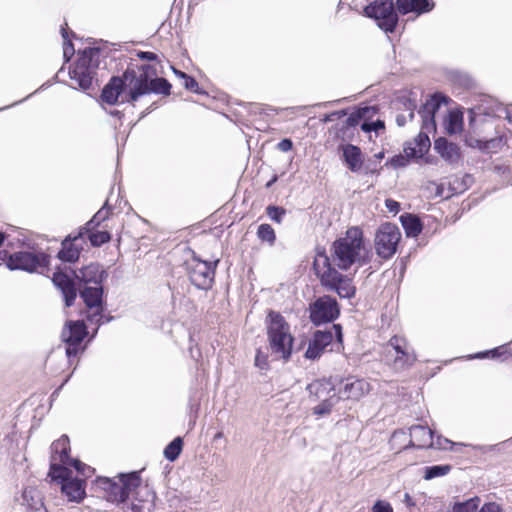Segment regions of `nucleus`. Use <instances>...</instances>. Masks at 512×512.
<instances>
[{"instance_id": "1", "label": "nucleus", "mask_w": 512, "mask_h": 512, "mask_svg": "<svg viewBox=\"0 0 512 512\" xmlns=\"http://www.w3.org/2000/svg\"><path fill=\"white\" fill-rule=\"evenodd\" d=\"M95 484L103 491V497L107 501L116 504L125 503L136 489V499L140 502L153 503L156 498L155 492L148 485H141L139 472L119 474L115 478L99 477Z\"/></svg>"}, {"instance_id": "2", "label": "nucleus", "mask_w": 512, "mask_h": 512, "mask_svg": "<svg viewBox=\"0 0 512 512\" xmlns=\"http://www.w3.org/2000/svg\"><path fill=\"white\" fill-rule=\"evenodd\" d=\"M120 78L127 103H134L141 96L152 92L162 95L170 94L171 84L165 78L156 77V70L151 65L127 69Z\"/></svg>"}, {"instance_id": "3", "label": "nucleus", "mask_w": 512, "mask_h": 512, "mask_svg": "<svg viewBox=\"0 0 512 512\" xmlns=\"http://www.w3.org/2000/svg\"><path fill=\"white\" fill-rule=\"evenodd\" d=\"M328 259L331 266L348 270L353 264L364 265L370 260L365 247L363 231L359 227H350L346 233L334 241Z\"/></svg>"}, {"instance_id": "4", "label": "nucleus", "mask_w": 512, "mask_h": 512, "mask_svg": "<svg viewBox=\"0 0 512 512\" xmlns=\"http://www.w3.org/2000/svg\"><path fill=\"white\" fill-rule=\"evenodd\" d=\"M315 269L320 276L322 286L327 290L336 292L341 298H352L355 296L356 287L353 285L352 277L340 273L326 254H319L315 260Z\"/></svg>"}, {"instance_id": "5", "label": "nucleus", "mask_w": 512, "mask_h": 512, "mask_svg": "<svg viewBox=\"0 0 512 512\" xmlns=\"http://www.w3.org/2000/svg\"><path fill=\"white\" fill-rule=\"evenodd\" d=\"M267 335L270 349L278 358L288 360L292 353L293 336L284 317L270 311L267 317Z\"/></svg>"}, {"instance_id": "6", "label": "nucleus", "mask_w": 512, "mask_h": 512, "mask_svg": "<svg viewBox=\"0 0 512 512\" xmlns=\"http://www.w3.org/2000/svg\"><path fill=\"white\" fill-rule=\"evenodd\" d=\"M69 450L70 442L66 435H62L58 440L52 443L48 475H59L58 473H64L66 468L73 467L79 475L90 477L94 469L78 459L71 458L68 455Z\"/></svg>"}, {"instance_id": "7", "label": "nucleus", "mask_w": 512, "mask_h": 512, "mask_svg": "<svg viewBox=\"0 0 512 512\" xmlns=\"http://www.w3.org/2000/svg\"><path fill=\"white\" fill-rule=\"evenodd\" d=\"M99 54L98 48H85L83 51H79L78 59L69 71L70 78L76 81L82 90L92 87L99 65Z\"/></svg>"}, {"instance_id": "8", "label": "nucleus", "mask_w": 512, "mask_h": 512, "mask_svg": "<svg viewBox=\"0 0 512 512\" xmlns=\"http://www.w3.org/2000/svg\"><path fill=\"white\" fill-rule=\"evenodd\" d=\"M445 101L444 96L440 93H435L426 100L418 111L422 121L421 132L414 141L418 152L425 153L429 149L431 142L428 134L436 131L435 114L439 110L441 103Z\"/></svg>"}, {"instance_id": "9", "label": "nucleus", "mask_w": 512, "mask_h": 512, "mask_svg": "<svg viewBox=\"0 0 512 512\" xmlns=\"http://www.w3.org/2000/svg\"><path fill=\"white\" fill-rule=\"evenodd\" d=\"M307 390L313 400L320 402L313 408V414L317 416L330 414L340 400L333 384L326 379L313 381L307 386Z\"/></svg>"}, {"instance_id": "10", "label": "nucleus", "mask_w": 512, "mask_h": 512, "mask_svg": "<svg viewBox=\"0 0 512 512\" xmlns=\"http://www.w3.org/2000/svg\"><path fill=\"white\" fill-rule=\"evenodd\" d=\"M401 232L397 225L386 222L381 224L375 232V253L382 260L391 259L397 252Z\"/></svg>"}, {"instance_id": "11", "label": "nucleus", "mask_w": 512, "mask_h": 512, "mask_svg": "<svg viewBox=\"0 0 512 512\" xmlns=\"http://www.w3.org/2000/svg\"><path fill=\"white\" fill-rule=\"evenodd\" d=\"M50 256L44 252L19 251L11 254L6 262L9 270H23L29 273L49 265Z\"/></svg>"}, {"instance_id": "12", "label": "nucleus", "mask_w": 512, "mask_h": 512, "mask_svg": "<svg viewBox=\"0 0 512 512\" xmlns=\"http://www.w3.org/2000/svg\"><path fill=\"white\" fill-rule=\"evenodd\" d=\"M366 16L374 18L385 32L392 33L398 23L393 0H376L364 9Z\"/></svg>"}, {"instance_id": "13", "label": "nucleus", "mask_w": 512, "mask_h": 512, "mask_svg": "<svg viewBox=\"0 0 512 512\" xmlns=\"http://www.w3.org/2000/svg\"><path fill=\"white\" fill-rule=\"evenodd\" d=\"M310 320L314 325L333 322L340 314L337 300L329 295L317 298L309 307Z\"/></svg>"}, {"instance_id": "14", "label": "nucleus", "mask_w": 512, "mask_h": 512, "mask_svg": "<svg viewBox=\"0 0 512 512\" xmlns=\"http://www.w3.org/2000/svg\"><path fill=\"white\" fill-rule=\"evenodd\" d=\"M342 336V328L339 324H334L330 330H317L308 343L305 357L310 360L318 359L334 338L338 343H342Z\"/></svg>"}, {"instance_id": "15", "label": "nucleus", "mask_w": 512, "mask_h": 512, "mask_svg": "<svg viewBox=\"0 0 512 512\" xmlns=\"http://www.w3.org/2000/svg\"><path fill=\"white\" fill-rule=\"evenodd\" d=\"M80 296L83 299L88 311L86 314V320L90 324H96L100 326L103 319V286H85L80 292Z\"/></svg>"}, {"instance_id": "16", "label": "nucleus", "mask_w": 512, "mask_h": 512, "mask_svg": "<svg viewBox=\"0 0 512 512\" xmlns=\"http://www.w3.org/2000/svg\"><path fill=\"white\" fill-rule=\"evenodd\" d=\"M217 262L211 263L196 257L188 261L187 270L191 283L199 289L210 288L214 280Z\"/></svg>"}, {"instance_id": "17", "label": "nucleus", "mask_w": 512, "mask_h": 512, "mask_svg": "<svg viewBox=\"0 0 512 512\" xmlns=\"http://www.w3.org/2000/svg\"><path fill=\"white\" fill-rule=\"evenodd\" d=\"M60 475H49L52 481L57 482L62 493L67 497L69 501L80 502L86 495L85 482L73 476V472L70 468H66L64 473Z\"/></svg>"}, {"instance_id": "18", "label": "nucleus", "mask_w": 512, "mask_h": 512, "mask_svg": "<svg viewBox=\"0 0 512 512\" xmlns=\"http://www.w3.org/2000/svg\"><path fill=\"white\" fill-rule=\"evenodd\" d=\"M87 335L84 321H68L62 332V341L66 344V355L70 359L81 351L80 345Z\"/></svg>"}, {"instance_id": "19", "label": "nucleus", "mask_w": 512, "mask_h": 512, "mask_svg": "<svg viewBox=\"0 0 512 512\" xmlns=\"http://www.w3.org/2000/svg\"><path fill=\"white\" fill-rule=\"evenodd\" d=\"M75 277L77 280L84 283L85 286H97L102 285L107 274L99 264L91 263L80 269L78 272H75Z\"/></svg>"}, {"instance_id": "20", "label": "nucleus", "mask_w": 512, "mask_h": 512, "mask_svg": "<svg viewBox=\"0 0 512 512\" xmlns=\"http://www.w3.org/2000/svg\"><path fill=\"white\" fill-rule=\"evenodd\" d=\"M125 90L120 76H114L104 86L101 98L105 103L114 105L118 102L127 103L125 97Z\"/></svg>"}, {"instance_id": "21", "label": "nucleus", "mask_w": 512, "mask_h": 512, "mask_svg": "<svg viewBox=\"0 0 512 512\" xmlns=\"http://www.w3.org/2000/svg\"><path fill=\"white\" fill-rule=\"evenodd\" d=\"M370 389V383L365 379L349 377L343 383L341 393L347 399L359 400L369 393Z\"/></svg>"}, {"instance_id": "22", "label": "nucleus", "mask_w": 512, "mask_h": 512, "mask_svg": "<svg viewBox=\"0 0 512 512\" xmlns=\"http://www.w3.org/2000/svg\"><path fill=\"white\" fill-rule=\"evenodd\" d=\"M83 242V232L80 231L76 236H68L62 242V249L58 252V258L65 262H75L79 258L81 244Z\"/></svg>"}, {"instance_id": "23", "label": "nucleus", "mask_w": 512, "mask_h": 512, "mask_svg": "<svg viewBox=\"0 0 512 512\" xmlns=\"http://www.w3.org/2000/svg\"><path fill=\"white\" fill-rule=\"evenodd\" d=\"M52 281L54 285L61 290L66 306H72L77 296L76 288L72 279L67 274L57 271L53 274Z\"/></svg>"}, {"instance_id": "24", "label": "nucleus", "mask_w": 512, "mask_h": 512, "mask_svg": "<svg viewBox=\"0 0 512 512\" xmlns=\"http://www.w3.org/2000/svg\"><path fill=\"white\" fill-rule=\"evenodd\" d=\"M410 445L417 448H428L432 444L433 432L427 426L413 425L409 428Z\"/></svg>"}, {"instance_id": "25", "label": "nucleus", "mask_w": 512, "mask_h": 512, "mask_svg": "<svg viewBox=\"0 0 512 512\" xmlns=\"http://www.w3.org/2000/svg\"><path fill=\"white\" fill-rule=\"evenodd\" d=\"M342 156L347 167L354 173L361 170L363 166V155L359 147L347 144L342 147Z\"/></svg>"}, {"instance_id": "26", "label": "nucleus", "mask_w": 512, "mask_h": 512, "mask_svg": "<svg viewBox=\"0 0 512 512\" xmlns=\"http://www.w3.org/2000/svg\"><path fill=\"white\" fill-rule=\"evenodd\" d=\"M397 7L404 15L410 12L422 14L431 11L434 3L432 0H397Z\"/></svg>"}, {"instance_id": "27", "label": "nucleus", "mask_w": 512, "mask_h": 512, "mask_svg": "<svg viewBox=\"0 0 512 512\" xmlns=\"http://www.w3.org/2000/svg\"><path fill=\"white\" fill-rule=\"evenodd\" d=\"M434 149L443 159L454 163L459 159V148L456 144L448 142L445 138H438L434 142Z\"/></svg>"}, {"instance_id": "28", "label": "nucleus", "mask_w": 512, "mask_h": 512, "mask_svg": "<svg viewBox=\"0 0 512 512\" xmlns=\"http://www.w3.org/2000/svg\"><path fill=\"white\" fill-rule=\"evenodd\" d=\"M416 361V355L412 348L403 351L390 358L387 362L394 370L401 371L411 367Z\"/></svg>"}, {"instance_id": "29", "label": "nucleus", "mask_w": 512, "mask_h": 512, "mask_svg": "<svg viewBox=\"0 0 512 512\" xmlns=\"http://www.w3.org/2000/svg\"><path fill=\"white\" fill-rule=\"evenodd\" d=\"M411 348L405 338L393 336L385 346V361L390 362V358Z\"/></svg>"}, {"instance_id": "30", "label": "nucleus", "mask_w": 512, "mask_h": 512, "mask_svg": "<svg viewBox=\"0 0 512 512\" xmlns=\"http://www.w3.org/2000/svg\"><path fill=\"white\" fill-rule=\"evenodd\" d=\"M400 220L407 237L414 238L421 233L422 223L417 216L412 214H404L401 215Z\"/></svg>"}, {"instance_id": "31", "label": "nucleus", "mask_w": 512, "mask_h": 512, "mask_svg": "<svg viewBox=\"0 0 512 512\" xmlns=\"http://www.w3.org/2000/svg\"><path fill=\"white\" fill-rule=\"evenodd\" d=\"M23 504H26L28 507L34 509L36 512H47L43 507V503L40 497L39 492L31 487H27L24 489L22 493Z\"/></svg>"}, {"instance_id": "32", "label": "nucleus", "mask_w": 512, "mask_h": 512, "mask_svg": "<svg viewBox=\"0 0 512 512\" xmlns=\"http://www.w3.org/2000/svg\"><path fill=\"white\" fill-rule=\"evenodd\" d=\"M463 128V116L458 112H449L445 119V130L448 134H456Z\"/></svg>"}, {"instance_id": "33", "label": "nucleus", "mask_w": 512, "mask_h": 512, "mask_svg": "<svg viewBox=\"0 0 512 512\" xmlns=\"http://www.w3.org/2000/svg\"><path fill=\"white\" fill-rule=\"evenodd\" d=\"M110 208L108 207V203L106 202L104 206L97 211V213L92 217V219L86 223L85 227L83 228L84 231H90L94 230L96 227H98L101 222L106 220L109 216Z\"/></svg>"}, {"instance_id": "34", "label": "nucleus", "mask_w": 512, "mask_h": 512, "mask_svg": "<svg viewBox=\"0 0 512 512\" xmlns=\"http://www.w3.org/2000/svg\"><path fill=\"white\" fill-rule=\"evenodd\" d=\"M183 441L181 437H176L164 449V456L169 461H175L182 451Z\"/></svg>"}, {"instance_id": "35", "label": "nucleus", "mask_w": 512, "mask_h": 512, "mask_svg": "<svg viewBox=\"0 0 512 512\" xmlns=\"http://www.w3.org/2000/svg\"><path fill=\"white\" fill-rule=\"evenodd\" d=\"M451 470L450 465H434L427 466L424 469V478L426 480H431L437 477H441L447 475Z\"/></svg>"}, {"instance_id": "36", "label": "nucleus", "mask_w": 512, "mask_h": 512, "mask_svg": "<svg viewBox=\"0 0 512 512\" xmlns=\"http://www.w3.org/2000/svg\"><path fill=\"white\" fill-rule=\"evenodd\" d=\"M257 236L261 241L267 242L270 246L274 245L276 240L275 231L269 224L259 225L257 229Z\"/></svg>"}, {"instance_id": "37", "label": "nucleus", "mask_w": 512, "mask_h": 512, "mask_svg": "<svg viewBox=\"0 0 512 512\" xmlns=\"http://www.w3.org/2000/svg\"><path fill=\"white\" fill-rule=\"evenodd\" d=\"M459 446H467L466 444H463V443H456V442H452L450 441L449 439L447 438H443L442 436H432V444L430 445V447L432 448H437V449H449V450H452V451H456V447H459Z\"/></svg>"}, {"instance_id": "38", "label": "nucleus", "mask_w": 512, "mask_h": 512, "mask_svg": "<svg viewBox=\"0 0 512 512\" xmlns=\"http://www.w3.org/2000/svg\"><path fill=\"white\" fill-rule=\"evenodd\" d=\"M84 233L88 234V238L91 242V244L95 247L101 246L102 244H105L110 241V234L107 231H84L81 230Z\"/></svg>"}, {"instance_id": "39", "label": "nucleus", "mask_w": 512, "mask_h": 512, "mask_svg": "<svg viewBox=\"0 0 512 512\" xmlns=\"http://www.w3.org/2000/svg\"><path fill=\"white\" fill-rule=\"evenodd\" d=\"M403 104L406 107V110L408 111V115L406 116L404 114H398L396 116V122L399 126H404L407 123L408 119H413L414 110L417 107L415 100H411L410 98L405 99Z\"/></svg>"}, {"instance_id": "40", "label": "nucleus", "mask_w": 512, "mask_h": 512, "mask_svg": "<svg viewBox=\"0 0 512 512\" xmlns=\"http://www.w3.org/2000/svg\"><path fill=\"white\" fill-rule=\"evenodd\" d=\"M479 498H470L464 502L454 504L452 512H476L479 505Z\"/></svg>"}, {"instance_id": "41", "label": "nucleus", "mask_w": 512, "mask_h": 512, "mask_svg": "<svg viewBox=\"0 0 512 512\" xmlns=\"http://www.w3.org/2000/svg\"><path fill=\"white\" fill-rule=\"evenodd\" d=\"M370 108L369 107H363L355 110L352 112L346 119V126L347 127H354L357 126L360 121L367 117L369 114Z\"/></svg>"}, {"instance_id": "42", "label": "nucleus", "mask_w": 512, "mask_h": 512, "mask_svg": "<svg viewBox=\"0 0 512 512\" xmlns=\"http://www.w3.org/2000/svg\"><path fill=\"white\" fill-rule=\"evenodd\" d=\"M505 353H506V345H502V346L496 347V348L491 349V350H487V351L476 353L475 355L469 356V358L470 359H472V358H478V359L491 358V359H496V358L501 357Z\"/></svg>"}, {"instance_id": "43", "label": "nucleus", "mask_w": 512, "mask_h": 512, "mask_svg": "<svg viewBox=\"0 0 512 512\" xmlns=\"http://www.w3.org/2000/svg\"><path fill=\"white\" fill-rule=\"evenodd\" d=\"M61 34L64 40L63 44V56L66 61H69L74 54V47L71 41L68 39L67 30L65 27L61 28Z\"/></svg>"}, {"instance_id": "44", "label": "nucleus", "mask_w": 512, "mask_h": 512, "mask_svg": "<svg viewBox=\"0 0 512 512\" xmlns=\"http://www.w3.org/2000/svg\"><path fill=\"white\" fill-rule=\"evenodd\" d=\"M266 213L271 220L276 223H281L286 214V210L278 206H268L266 208Z\"/></svg>"}, {"instance_id": "45", "label": "nucleus", "mask_w": 512, "mask_h": 512, "mask_svg": "<svg viewBox=\"0 0 512 512\" xmlns=\"http://www.w3.org/2000/svg\"><path fill=\"white\" fill-rule=\"evenodd\" d=\"M361 129L365 132L378 131L380 129H384V122L381 120H377L375 122H363L361 124Z\"/></svg>"}, {"instance_id": "46", "label": "nucleus", "mask_w": 512, "mask_h": 512, "mask_svg": "<svg viewBox=\"0 0 512 512\" xmlns=\"http://www.w3.org/2000/svg\"><path fill=\"white\" fill-rule=\"evenodd\" d=\"M389 163L394 168L405 167L409 163V159L405 155L399 154L393 156Z\"/></svg>"}, {"instance_id": "47", "label": "nucleus", "mask_w": 512, "mask_h": 512, "mask_svg": "<svg viewBox=\"0 0 512 512\" xmlns=\"http://www.w3.org/2000/svg\"><path fill=\"white\" fill-rule=\"evenodd\" d=\"M404 153L409 160L416 157H422L424 155V153L418 152V148L413 143H408L404 147Z\"/></svg>"}, {"instance_id": "48", "label": "nucleus", "mask_w": 512, "mask_h": 512, "mask_svg": "<svg viewBox=\"0 0 512 512\" xmlns=\"http://www.w3.org/2000/svg\"><path fill=\"white\" fill-rule=\"evenodd\" d=\"M183 86L187 89V90H190L192 92H195V93H202L200 90H199V85H198V82L191 76H188L186 77V79L183 81Z\"/></svg>"}, {"instance_id": "49", "label": "nucleus", "mask_w": 512, "mask_h": 512, "mask_svg": "<svg viewBox=\"0 0 512 512\" xmlns=\"http://www.w3.org/2000/svg\"><path fill=\"white\" fill-rule=\"evenodd\" d=\"M255 366L261 370H265L268 368L267 356L259 350L257 351L255 356Z\"/></svg>"}, {"instance_id": "50", "label": "nucleus", "mask_w": 512, "mask_h": 512, "mask_svg": "<svg viewBox=\"0 0 512 512\" xmlns=\"http://www.w3.org/2000/svg\"><path fill=\"white\" fill-rule=\"evenodd\" d=\"M372 512H393V509L389 503L377 501L373 505Z\"/></svg>"}, {"instance_id": "51", "label": "nucleus", "mask_w": 512, "mask_h": 512, "mask_svg": "<svg viewBox=\"0 0 512 512\" xmlns=\"http://www.w3.org/2000/svg\"><path fill=\"white\" fill-rule=\"evenodd\" d=\"M346 114H347L346 110L332 112L330 114L325 115V117L323 118V122L327 123V122L335 121L336 119L342 118Z\"/></svg>"}, {"instance_id": "52", "label": "nucleus", "mask_w": 512, "mask_h": 512, "mask_svg": "<svg viewBox=\"0 0 512 512\" xmlns=\"http://www.w3.org/2000/svg\"><path fill=\"white\" fill-rule=\"evenodd\" d=\"M479 512H502V510L496 503H487L480 509Z\"/></svg>"}, {"instance_id": "53", "label": "nucleus", "mask_w": 512, "mask_h": 512, "mask_svg": "<svg viewBox=\"0 0 512 512\" xmlns=\"http://www.w3.org/2000/svg\"><path fill=\"white\" fill-rule=\"evenodd\" d=\"M385 205H386V208L390 211V212H393V213H398L399 209H400V204L395 201V200H392V199H387L385 201Z\"/></svg>"}, {"instance_id": "54", "label": "nucleus", "mask_w": 512, "mask_h": 512, "mask_svg": "<svg viewBox=\"0 0 512 512\" xmlns=\"http://www.w3.org/2000/svg\"><path fill=\"white\" fill-rule=\"evenodd\" d=\"M292 141L290 139H283L278 143V149L282 152H288L292 149Z\"/></svg>"}, {"instance_id": "55", "label": "nucleus", "mask_w": 512, "mask_h": 512, "mask_svg": "<svg viewBox=\"0 0 512 512\" xmlns=\"http://www.w3.org/2000/svg\"><path fill=\"white\" fill-rule=\"evenodd\" d=\"M137 55L142 60L155 61L157 59V55L155 53L149 52V51H145V52L141 51Z\"/></svg>"}, {"instance_id": "56", "label": "nucleus", "mask_w": 512, "mask_h": 512, "mask_svg": "<svg viewBox=\"0 0 512 512\" xmlns=\"http://www.w3.org/2000/svg\"><path fill=\"white\" fill-rule=\"evenodd\" d=\"M137 489L134 491L136 493ZM136 498V495L134 496ZM138 503H131L130 509L132 512H143L144 506L142 505L143 502H140L138 499H135Z\"/></svg>"}, {"instance_id": "57", "label": "nucleus", "mask_w": 512, "mask_h": 512, "mask_svg": "<svg viewBox=\"0 0 512 512\" xmlns=\"http://www.w3.org/2000/svg\"><path fill=\"white\" fill-rule=\"evenodd\" d=\"M173 71H174V74H175L178 78L182 79L183 81L186 79V77H188V76H189V75H187L186 73H184V72H182V71H180V70H177V69H173Z\"/></svg>"}, {"instance_id": "58", "label": "nucleus", "mask_w": 512, "mask_h": 512, "mask_svg": "<svg viewBox=\"0 0 512 512\" xmlns=\"http://www.w3.org/2000/svg\"><path fill=\"white\" fill-rule=\"evenodd\" d=\"M404 501L408 506L414 505V502L412 501V498L410 497V495L408 493L405 494Z\"/></svg>"}, {"instance_id": "59", "label": "nucleus", "mask_w": 512, "mask_h": 512, "mask_svg": "<svg viewBox=\"0 0 512 512\" xmlns=\"http://www.w3.org/2000/svg\"><path fill=\"white\" fill-rule=\"evenodd\" d=\"M501 111L505 114V118H506L509 122H512L511 115H510V113L507 111V109L503 108Z\"/></svg>"}, {"instance_id": "60", "label": "nucleus", "mask_w": 512, "mask_h": 512, "mask_svg": "<svg viewBox=\"0 0 512 512\" xmlns=\"http://www.w3.org/2000/svg\"><path fill=\"white\" fill-rule=\"evenodd\" d=\"M4 239H5L4 233L0 232V246L2 245Z\"/></svg>"}, {"instance_id": "61", "label": "nucleus", "mask_w": 512, "mask_h": 512, "mask_svg": "<svg viewBox=\"0 0 512 512\" xmlns=\"http://www.w3.org/2000/svg\"><path fill=\"white\" fill-rule=\"evenodd\" d=\"M222 436H223V433H222V432H218V433L214 436V439H220Z\"/></svg>"}, {"instance_id": "62", "label": "nucleus", "mask_w": 512, "mask_h": 512, "mask_svg": "<svg viewBox=\"0 0 512 512\" xmlns=\"http://www.w3.org/2000/svg\"><path fill=\"white\" fill-rule=\"evenodd\" d=\"M17 104H18V102H15V103H13L12 105H9V106H6V107H3V108H0V111H2V110H4V109H8V108H10V107H12V106H14V105H17Z\"/></svg>"}, {"instance_id": "63", "label": "nucleus", "mask_w": 512, "mask_h": 512, "mask_svg": "<svg viewBox=\"0 0 512 512\" xmlns=\"http://www.w3.org/2000/svg\"><path fill=\"white\" fill-rule=\"evenodd\" d=\"M383 156H384V154L382 152L375 155V157H377L378 159L383 158Z\"/></svg>"}, {"instance_id": "64", "label": "nucleus", "mask_w": 512, "mask_h": 512, "mask_svg": "<svg viewBox=\"0 0 512 512\" xmlns=\"http://www.w3.org/2000/svg\"><path fill=\"white\" fill-rule=\"evenodd\" d=\"M112 319H113V317H111V316H110V317H107V318H106V322H109V321H111Z\"/></svg>"}]
</instances>
